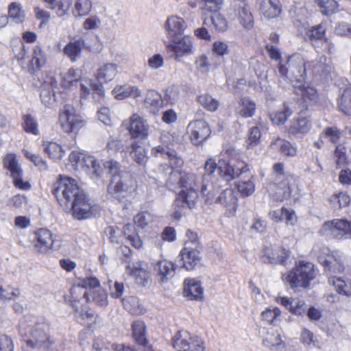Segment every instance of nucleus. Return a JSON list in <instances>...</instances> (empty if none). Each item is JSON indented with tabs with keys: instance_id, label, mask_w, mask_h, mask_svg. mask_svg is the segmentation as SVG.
<instances>
[{
	"instance_id": "45",
	"label": "nucleus",
	"mask_w": 351,
	"mask_h": 351,
	"mask_svg": "<svg viewBox=\"0 0 351 351\" xmlns=\"http://www.w3.org/2000/svg\"><path fill=\"white\" fill-rule=\"evenodd\" d=\"M295 88L296 93L300 95L304 100H308L311 102H317L318 93L314 87L308 84H300Z\"/></svg>"
},
{
	"instance_id": "51",
	"label": "nucleus",
	"mask_w": 351,
	"mask_h": 351,
	"mask_svg": "<svg viewBox=\"0 0 351 351\" xmlns=\"http://www.w3.org/2000/svg\"><path fill=\"white\" fill-rule=\"evenodd\" d=\"M197 101L208 111L214 112L218 108V101L208 93L199 95Z\"/></svg>"
},
{
	"instance_id": "52",
	"label": "nucleus",
	"mask_w": 351,
	"mask_h": 351,
	"mask_svg": "<svg viewBox=\"0 0 351 351\" xmlns=\"http://www.w3.org/2000/svg\"><path fill=\"white\" fill-rule=\"evenodd\" d=\"M92 9V2L90 0H76L75 3V16H84L88 15Z\"/></svg>"
},
{
	"instance_id": "4",
	"label": "nucleus",
	"mask_w": 351,
	"mask_h": 351,
	"mask_svg": "<svg viewBox=\"0 0 351 351\" xmlns=\"http://www.w3.org/2000/svg\"><path fill=\"white\" fill-rule=\"evenodd\" d=\"M138 183L136 178L130 173L119 174L118 178H112L107 187L110 197L119 202L128 201L136 194Z\"/></svg>"
},
{
	"instance_id": "20",
	"label": "nucleus",
	"mask_w": 351,
	"mask_h": 351,
	"mask_svg": "<svg viewBox=\"0 0 351 351\" xmlns=\"http://www.w3.org/2000/svg\"><path fill=\"white\" fill-rule=\"evenodd\" d=\"M165 28L167 37L170 40H174L184 34L186 25L182 18L178 16H171L167 18L165 24Z\"/></svg>"
},
{
	"instance_id": "18",
	"label": "nucleus",
	"mask_w": 351,
	"mask_h": 351,
	"mask_svg": "<svg viewBox=\"0 0 351 351\" xmlns=\"http://www.w3.org/2000/svg\"><path fill=\"white\" fill-rule=\"evenodd\" d=\"M131 328L132 337L136 344L142 347L145 351H154L147 337V328L145 322L142 320H136L132 323Z\"/></svg>"
},
{
	"instance_id": "41",
	"label": "nucleus",
	"mask_w": 351,
	"mask_h": 351,
	"mask_svg": "<svg viewBox=\"0 0 351 351\" xmlns=\"http://www.w3.org/2000/svg\"><path fill=\"white\" fill-rule=\"evenodd\" d=\"M338 108L345 114L351 116V85L343 89L338 100Z\"/></svg>"
},
{
	"instance_id": "9",
	"label": "nucleus",
	"mask_w": 351,
	"mask_h": 351,
	"mask_svg": "<svg viewBox=\"0 0 351 351\" xmlns=\"http://www.w3.org/2000/svg\"><path fill=\"white\" fill-rule=\"evenodd\" d=\"M306 62L300 54H293L290 56L287 62V66L279 64V72L281 75L289 78L295 79L300 83L304 79L306 73Z\"/></svg>"
},
{
	"instance_id": "27",
	"label": "nucleus",
	"mask_w": 351,
	"mask_h": 351,
	"mask_svg": "<svg viewBox=\"0 0 351 351\" xmlns=\"http://www.w3.org/2000/svg\"><path fill=\"white\" fill-rule=\"evenodd\" d=\"M46 63V57L44 51L39 46H36L33 49L32 58L27 64L28 71L34 74L41 69Z\"/></svg>"
},
{
	"instance_id": "63",
	"label": "nucleus",
	"mask_w": 351,
	"mask_h": 351,
	"mask_svg": "<svg viewBox=\"0 0 351 351\" xmlns=\"http://www.w3.org/2000/svg\"><path fill=\"white\" fill-rule=\"evenodd\" d=\"M291 114L292 112L291 110L285 109L283 111L277 112L271 114V120L274 124H282Z\"/></svg>"
},
{
	"instance_id": "15",
	"label": "nucleus",
	"mask_w": 351,
	"mask_h": 351,
	"mask_svg": "<svg viewBox=\"0 0 351 351\" xmlns=\"http://www.w3.org/2000/svg\"><path fill=\"white\" fill-rule=\"evenodd\" d=\"M191 143L195 145L202 144L211 134L208 123L203 119L193 120L187 127Z\"/></svg>"
},
{
	"instance_id": "61",
	"label": "nucleus",
	"mask_w": 351,
	"mask_h": 351,
	"mask_svg": "<svg viewBox=\"0 0 351 351\" xmlns=\"http://www.w3.org/2000/svg\"><path fill=\"white\" fill-rule=\"evenodd\" d=\"M34 11L36 19L40 21L39 28H43L47 25L50 19V13L39 7L34 8Z\"/></svg>"
},
{
	"instance_id": "35",
	"label": "nucleus",
	"mask_w": 351,
	"mask_h": 351,
	"mask_svg": "<svg viewBox=\"0 0 351 351\" xmlns=\"http://www.w3.org/2000/svg\"><path fill=\"white\" fill-rule=\"evenodd\" d=\"M261 11L265 18L269 19L278 16L281 8L278 0H262Z\"/></svg>"
},
{
	"instance_id": "56",
	"label": "nucleus",
	"mask_w": 351,
	"mask_h": 351,
	"mask_svg": "<svg viewBox=\"0 0 351 351\" xmlns=\"http://www.w3.org/2000/svg\"><path fill=\"white\" fill-rule=\"evenodd\" d=\"M330 201L333 206L341 208L349 205L350 197L346 193L340 192L333 195Z\"/></svg>"
},
{
	"instance_id": "46",
	"label": "nucleus",
	"mask_w": 351,
	"mask_h": 351,
	"mask_svg": "<svg viewBox=\"0 0 351 351\" xmlns=\"http://www.w3.org/2000/svg\"><path fill=\"white\" fill-rule=\"evenodd\" d=\"M154 221V215L147 210L138 212L133 218V222L140 229H145Z\"/></svg>"
},
{
	"instance_id": "43",
	"label": "nucleus",
	"mask_w": 351,
	"mask_h": 351,
	"mask_svg": "<svg viewBox=\"0 0 351 351\" xmlns=\"http://www.w3.org/2000/svg\"><path fill=\"white\" fill-rule=\"evenodd\" d=\"M263 341L264 346L269 348L281 350L285 347L280 335L277 331H268Z\"/></svg>"
},
{
	"instance_id": "33",
	"label": "nucleus",
	"mask_w": 351,
	"mask_h": 351,
	"mask_svg": "<svg viewBox=\"0 0 351 351\" xmlns=\"http://www.w3.org/2000/svg\"><path fill=\"white\" fill-rule=\"evenodd\" d=\"M117 74V65L112 63L105 64L99 68L95 77L101 83H106L112 80Z\"/></svg>"
},
{
	"instance_id": "23",
	"label": "nucleus",
	"mask_w": 351,
	"mask_h": 351,
	"mask_svg": "<svg viewBox=\"0 0 351 351\" xmlns=\"http://www.w3.org/2000/svg\"><path fill=\"white\" fill-rule=\"evenodd\" d=\"M176 265L167 259L158 261L154 267V271L161 282H167L176 272Z\"/></svg>"
},
{
	"instance_id": "64",
	"label": "nucleus",
	"mask_w": 351,
	"mask_h": 351,
	"mask_svg": "<svg viewBox=\"0 0 351 351\" xmlns=\"http://www.w3.org/2000/svg\"><path fill=\"white\" fill-rule=\"evenodd\" d=\"M14 343L13 339L5 334L0 335V351H14Z\"/></svg>"
},
{
	"instance_id": "40",
	"label": "nucleus",
	"mask_w": 351,
	"mask_h": 351,
	"mask_svg": "<svg viewBox=\"0 0 351 351\" xmlns=\"http://www.w3.org/2000/svg\"><path fill=\"white\" fill-rule=\"evenodd\" d=\"M256 106V104L248 97H243L239 99L238 113L243 118H250L254 115Z\"/></svg>"
},
{
	"instance_id": "38",
	"label": "nucleus",
	"mask_w": 351,
	"mask_h": 351,
	"mask_svg": "<svg viewBox=\"0 0 351 351\" xmlns=\"http://www.w3.org/2000/svg\"><path fill=\"white\" fill-rule=\"evenodd\" d=\"M311 128V122L307 117H300L291 121L288 132L291 134L307 133Z\"/></svg>"
},
{
	"instance_id": "59",
	"label": "nucleus",
	"mask_w": 351,
	"mask_h": 351,
	"mask_svg": "<svg viewBox=\"0 0 351 351\" xmlns=\"http://www.w3.org/2000/svg\"><path fill=\"white\" fill-rule=\"evenodd\" d=\"M9 16L16 21V23H22L24 19V14L20 5L16 2H12L8 8Z\"/></svg>"
},
{
	"instance_id": "44",
	"label": "nucleus",
	"mask_w": 351,
	"mask_h": 351,
	"mask_svg": "<svg viewBox=\"0 0 351 351\" xmlns=\"http://www.w3.org/2000/svg\"><path fill=\"white\" fill-rule=\"evenodd\" d=\"M271 147L274 149H279L282 154L287 156H294L297 154V148L295 146L280 138H277L271 143Z\"/></svg>"
},
{
	"instance_id": "36",
	"label": "nucleus",
	"mask_w": 351,
	"mask_h": 351,
	"mask_svg": "<svg viewBox=\"0 0 351 351\" xmlns=\"http://www.w3.org/2000/svg\"><path fill=\"white\" fill-rule=\"evenodd\" d=\"M144 104L147 108L156 113L163 107L164 103L162 95L154 90H149L144 100Z\"/></svg>"
},
{
	"instance_id": "49",
	"label": "nucleus",
	"mask_w": 351,
	"mask_h": 351,
	"mask_svg": "<svg viewBox=\"0 0 351 351\" xmlns=\"http://www.w3.org/2000/svg\"><path fill=\"white\" fill-rule=\"evenodd\" d=\"M341 132L337 126L327 127L322 132L321 138L328 140L329 142L336 144L341 138Z\"/></svg>"
},
{
	"instance_id": "1",
	"label": "nucleus",
	"mask_w": 351,
	"mask_h": 351,
	"mask_svg": "<svg viewBox=\"0 0 351 351\" xmlns=\"http://www.w3.org/2000/svg\"><path fill=\"white\" fill-rule=\"evenodd\" d=\"M204 168L205 173L202 178L193 173L178 172V185L181 190L176 195L172 204V219L179 220L184 209H193L196 206L199 197V186L206 204H212L219 201V197L217 196L219 186L215 184L210 177L217 169V164L213 158H210L206 161Z\"/></svg>"
},
{
	"instance_id": "62",
	"label": "nucleus",
	"mask_w": 351,
	"mask_h": 351,
	"mask_svg": "<svg viewBox=\"0 0 351 351\" xmlns=\"http://www.w3.org/2000/svg\"><path fill=\"white\" fill-rule=\"evenodd\" d=\"M236 186L238 191L243 196H250L255 190L254 184L251 180L239 182Z\"/></svg>"
},
{
	"instance_id": "8",
	"label": "nucleus",
	"mask_w": 351,
	"mask_h": 351,
	"mask_svg": "<svg viewBox=\"0 0 351 351\" xmlns=\"http://www.w3.org/2000/svg\"><path fill=\"white\" fill-rule=\"evenodd\" d=\"M69 160L75 170L91 172L96 178L101 176L103 169L94 156L84 152L73 151L69 156Z\"/></svg>"
},
{
	"instance_id": "16",
	"label": "nucleus",
	"mask_w": 351,
	"mask_h": 351,
	"mask_svg": "<svg viewBox=\"0 0 351 351\" xmlns=\"http://www.w3.org/2000/svg\"><path fill=\"white\" fill-rule=\"evenodd\" d=\"M32 243L35 250L45 254L52 249L54 239L53 234L47 228H39L34 232Z\"/></svg>"
},
{
	"instance_id": "30",
	"label": "nucleus",
	"mask_w": 351,
	"mask_h": 351,
	"mask_svg": "<svg viewBox=\"0 0 351 351\" xmlns=\"http://www.w3.org/2000/svg\"><path fill=\"white\" fill-rule=\"evenodd\" d=\"M112 93L116 99L121 100L128 97L137 98L141 92L137 86L125 84L114 87Z\"/></svg>"
},
{
	"instance_id": "13",
	"label": "nucleus",
	"mask_w": 351,
	"mask_h": 351,
	"mask_svg": "<svg viewBox=\"0 0 351 351\" xmlns=\"http://www.w3.org/2000/svg\"><path fill=\"white\" fill-rule=\"evenodd\" d=\"M3 166L10 173L14 186L21 190H29L31 184L27 181H24L23 170L20 167L16 156L14 154H8L3 158Z\"/></svg>"
},
{
	"instance_id": "3",
	"label": "nucleus",
	"mask_w": 351,
	"mask_h": 351,
	"mask_svg": "<svg viewBox=\"0 0 351 351\" xmlns=\"http://www.w3.org/2000/svg\"><path fill=\"white\" fill-rule=\"evenodd\" d=\"M51 192L60 206L71 209L76 219H86L91 215L93 207L75 179L59 175Z\"/></svg>"
},
{
	"instance_id": "34",
	"label": "nucleus",
	"mask_w": 351,
	"mask_h": 351,
	"mask_svg": "<svg viewBox=\"0 0 351 351\" xmlns=\"http://www.w3.org/2000/svg\"><path fill=\"white\" fill-rule=\"evenodd\" d=\"M43 152L48 157L54 160H60L65 154V151L63 149L61 145L54 141H43Z\"/></svg>"
},
{
	"instance_id": "55",
	"label": "nucleus",
	"mask_w": 351,
	"mask_h": 351,
	"mask_svg": "<svg viewBox=\"0 0 351 351\" xmlns=\"http://www.w3.org/2000/svg\"><path fill=\"white\" fill-rule=\"evenodd\" d=\"M24 156L40 170L47 169L48 167L46 160H44L39 154H34L29 151H25Z\"/></svg>"
},
{
	"instance_id": "60",
	"label": "nucleus",
	"mask_w": 351,
	"mask_h": 351,
	"mask_svg": "<svg viewBox=\"0 0 351 351\" xmlns=\"http://www.w3.org/2000/svg\"><path fill=\"white\" fill-rule=\"evenodd\" d=\"M71 5L72 0H58L54 5L55 8L51 10H56L58 16H63L67 13Z\"/></svg>"
},
{
	"instance_id": "10",
	"label": "nucleus",
	"mask_w": 351,
	"mask_h": 351,
	"mask_svg": "<svg viewBox=\"0 0 351 351\" xmlns=\"http://www.w3.org/2000/svg\"><path fill=\"white\" fill-rule=\"evenodd\" d=\"M273 170L277 182L272 186V190L275 192L274 197L276 200L282 202L291 196L290 182L293 178L285 172L284 165L281 162L274 164Z\"/></svg>"
},
{
	"instance_id": "6",
	"label": "nucleus",
	"mask_w": 351,
	"mask_h": 351,
	"mask_svg": "<svg viewBox=\"0 0 351 351\" xmlns=\"http://www.w3.org/2000/svg\"><path fill=\"white\" fill-rule=\"evenodd\" d=\"M223 151L224 155L230 159L227 162L223 160L224 166H221V177L223 180L230 182L250 172L248 166L243 161L239 160V152L234 147L228 146L225 147Z\"/></svg>"
},
{
	"instance_id": "5",
	"label": "nucleus",
	"mask_w": 351,
	"mask_h": 351,
	"mask_svg": "<svg viewBox=\"0 0 351 351\" xmlns=\"http://www.w3.org/2000/svg\"><path fill=\"white\" fill-rule=\"evenodd\" d=\"M315 266L309 262L300 261L289 274H282V280L291 288H307L311 280L315 278Z\"/></svg>"
},
{
	"instance_id": "12",
	"label": "nucleus",
	"mask_w": 351,
	"mask_h": 351,
	"mask_svg": "<svg viewBox=\"0 0 351 351\" xmlns=\"http://www.w3.org/2000/svg\"><path fill=\"white\" fill-rule=\"evenodd\" d=\"M324 234L337 239L351 238V221L346 219H334L325 221L321 228Z\"/></svg>"
},
{
	"instance_id": "25",
	"label": "nucleus",
	"mask_w": 351,
	"mask_h": 351,
	"mask_svg": "<svg viewBox=\"0 0 351 351\" xmlns=\"http://www.w3.org/2000/svg\"><path fill=\"white\" fill-rule=\"evenodd\" d=\"M179 256L182 262V267L189 271L193 269L200 261L199 251L186 246L181 250Z\"/></svg>"
},
{
	"instance_id": "31",
	"label": "nucleus",
	"mask_w": 351,
	"mask_h": 351,
	"mask_svg": "<svg viewBox=\"0 0 351 351\" xmlns=\"http://www.w3.org/2000/svg\"><path fill=\"white\" fill-rule=\"evenodd\" d=\"M130 154L133 160L138 165H145L147 160V152L138 140H134L130 145Z\"/></svg>"
},
{
	"instance_id": "29",
	"label": "nucleus",
	"mask_w": 351,
	"mask_h": 351,
	"mask_svg": "<svg viewBox=\"0 0 351 351\" xmlns=\"http://www.w3.org/2000/svg\"><path fill=\"white\" fill-rule=\"evenodd\" d=\"M82 80V74L80 71L74 68L69 69L61 75V86L64 89H71L77 86L78 82Z\"/></svg>"
},
{
	"instance_id": "37",
	"label": "nucleus",
	"mask_w": 351,
	"mask_h": 351,
	"mask_svg": "<svg viewBox=\"0 0 351 351\" xmlns=\"http://www.w3.org/2000/svg\"><path fill=\"white\" fill-rule=\"evenodd\" d=\"M84 45L85 43L82 38L70 41L64 46L63 53L71 61L75 62L80 56Z\"/></svg>"
},
{
	"instance_id": "2",
	"label": "nucleus",
	"mask_w": 351,
	"mask_h": 351,
	"mask_svg": "<svg viewBox=\"0 0 351 351\" xmlns=\"http://www.w3.org/2000/svg\"><path fill=\"white\" fill-rule=\"evenodd\" d=\"M100 281L95 276L79 278L64 295L65 303L71 307L77 322L90 328L95 323L97 314L93 305L105 307L108 305V295L101 289Z\"/></svg>"
},
{
	"instance_id": "54",
	"label": "nucleus",
	"mask_w": 351,
	"mask_h": 351,
	"mask_svg": "<svg viewBox=\"0 0 351 351\" xmlns=\"http://www.w3.org/2000/svg\"><path fill=\"white\" fill-rule=\"evenodd\" d=\"M261 133L260 129L256 127H252L250 129L246 140L247 149H254L260 143Z\"/></svg>"
},
{
	"instance_id": "50",
	"label": "nucleus",
	"mask_w": 351,
	"mask_h": 351,
	"mask_svg": "<svg viewBox=\"0 0 351 351\" xmlns=\"http://www.w3.org/2000/svg\"><path fill=\"white\" fill-rule=\"evenodd\" d=\"M21 295L19 288L8 285L5 287L0 286V301L14 300Z\"/></svg>"
},
{
	"instance_id": "32",
	"label": "nucleus",
	"mask_w": 351,
	"mask_h": 351,
	"mask_svg": "<svg viewBox=\"0 0 351 351\" xmlns=\"http://www.w3.org/2000/svg\"><path fill=\"white\" fill-rule=\"evenodd\" d=\"M202 9L210 12L211 14L208 17H206L204 23L208 25L211 23L215 27H217V24L215 21V19H218L219 14L217 12L219 10V0H202Z\"/></svg>"
},
{
	"instance_id": "21",
	"label": "nucleus",
	"mask_w": 351,
	"mask_h": 351,
	"mask_svg": "<svg viewBox=\"0 0 351 351\" xmlns=\"http://www.w3.org/2000/svg\"><path fill=\"white\" fill-rule=\"evenodd\" d=\"M182 293L188 300H202L204 298V289L200 281L189 278L184 280Z\"/></svg>"
},
{
	"instance_id": "22",
	"label": "nucleus",
	"mask_w": 351,
	"mask_h": 351,
	"mask_svg": "<svg viewBox=\"0 0 351 351\" xmlns=\"http://www.w3.org/2000/svg\"><path fill=\"white\" fill-rule=\"evenodd\" d=\"M237 196L232 189H226L221 194V207L224 210V215L232 217L237 210Z\"/></svg>"
},
{
	"instance_id": "28",
	"label": "nucleus",
	"mask_w": 351,
	"mask_h": 351,
	"mask_svg": "<svg viewBox=\"0 0 351 351\" xmlns=\"http://www.w3.org/2000/svg\"><path fill=\"white\" fill-rule=\"evenodd\" d=\"M123 235L125 240L135 249L140 250L143 247V241L132 224L126 223L123 226Z\"/></svg>"
},
{
	"instance_id": "47",
	"label": "nucleus",
	"mask_w": 351,
	"mask_h": 351,
	"mask_svg": "<svg viewBox=\"0 0 351 351\" xmlns=\"http://www.w3.org/2000/svg\"><path fill=\"white\" fill-rule=\"evenodd\" d=\"M329 282L335 286L339 293L346 296L351 295V281L341 278H329Z\"/></svg>"
},
{
	"instance_id": "53",
	"label": "nucleus",
	"mask_w": 351,
	"mask_h": 351,
	"mask_svg": "<svg viewBox=\"0 0 351 351\" xmlns=\"http://www.w3.org/2000/svg\"><path fill=\"white\" fill-rule=\"evenodd\" d=\"M105 232L108 235L110 243L119 244L123 241V228L121 230L117 226H110L105 229Z\"/></svg>"
},
{
	"instance_id": "19",
	"label": "nucleus",
	"mask_w": 351,
	"mask_h": 351,
	"mask_svg": "<svg viewBox=\"0 0 351 351\" xmlns=\"http://www.w3.org/2000/svg\"><path fill=\"white\" fill-rule=\"evenodd\" d=\"M289 252L281 247L267 246L263 252L262 261L265 263L285 265Z\"/></svg>"
},
{
	"instance_id": "24",
	"label": "nucleus",
	"mask_w": 351,
	"mask_h": 351,
	"mask_svg": "<svg viewBox=\"0 0 351 351\" xmlns=\"http://www.w3.org/2000/svg\"><path fill=\"white\" fill-rule=\"evenodd\" d=\"M323 263L325 270L330 275V278H335L332 274H340L344 271L343 259L338 252H332L328 255Z\"/></svg>"
},
{
	"instance_id": "42",
	"label": "nucleus",
	"mask_w": 351,
	"mask_h": 351,
	"mask_svg": "<svg viewBox=\"0 0 351 351\" xmlns=\"http://www.w3.org/2000/svg\"><path fill=\"white\" fill-rule=\"evenodd\" d=\"M21 126L23 130L27 134L34 136L40 134L38 123L36 119L31 114L22 115Z\"/></svg>"
},
{
	"instance_id": "39",
	"label": "nucleus",
	"mask_w": 351,
	"mask_h": 351,
	"mask_svg": "<svg viewBox=\"0 0 351 351\" xmlns=\"http://www.w3.org/2000/svg\"><path fill=\"white\" fill-rule=\"evenodd\" d=\"M327 58L322 56L319 60L306 62V68L313 75H322L330 71V66L326 62Z\"/></svg>"
},
{
	"instance_id": "7",
	"label": "nucleus",
	"mask_w": 351,
	"mask_h": 351,
	"mask_svg": "<svg viewBox=\"0 0 351 351\" xmlns=\"http://www.w3.org/2000/svg\"><path fill=\"white\" fill-rule=\"evenodd\" d=\"M58 121L62 131L67 134H76L86 125V121L82 116L77 113L73 107L68 105L60 110Z\"/></svg>"
},
{
	"instance_id": "58",
	"label": "nucleus",
	"mask_w": 351,
	"mask_h": 351,
	"mask_svg": "<svg viewBox=\"0 0 351 351\" xmlns=\"http://www.w3.org/2000/svg\"><path fill=\"white\" fill-rule=\"evenodd\" d=\"M280 315V310L278 308L275 307L273 308H267L262 313L261 316L263 320L267 322L268 324H274L277 320L279 319Z\"/></svg>"
},
{
	"instance_id": "17",
	"label": "nucleus",
	"mask_w": 351,
	"mask_h": 351,
	"mask_svg": "<svg viewBox=\"0 0 351 351\" xmlns=\"http://www.w3.org/2000/svg\"><path fill=\"white\" fill-rule=\"evenodd\" d=\"M232 7L234 8V12L232 19L237 17L245 29H252L254 25L253 17L246 2L241 0H234L232 3Z\"/></svg>"
},
{
	"instance_id": "26",
	"label": "nucleus",
	"mask_w": 351,
	"mask_h": 351,
	"mask_svg": "<svg viewBox=\"0 0 351 351\" xmlns=\"http://www.w3.org/2000/svg\"><path fill=\"white\" fill-rule=\"evenodd\" d=\"M192 40L189 36H184L178 41L173 40V43L167 46L168 49L173 51L176 57H182L192 51Z\"/></svg>"
},
{
	"instance_id": "14",
	"label": "nucleus",
	"mask_w": 351,
	"mask_h": 351,
	"mask_svg": "<svg viewBox=\"0 0 351 351\" xmlns=\"http://www.w3.org/2000/svg\"><path fill=\"white\" fill-rule=\"evenodd\" d=\"M128 131L131 138L134 140H145L149 134V125L141 115L134 113L128 121L123 123Z\"/></svg>"
},
{
	"instance_id": "57",
	"label": "nucleus",
	"mask_w": 351,
	"mask_h": 351,
	"mask_svg": "<svg viewBox=\"0 0 351 351\" xmlns=\"http://www.w3.org/2000/svg\"><path fill=\"white\" fill-rule=\"evenodd\" d=\"M323 14L330 15L337 8V2L335 0H315Z\"/></svg>"
},
{
	"instance_id": "48",
	"label": "nucleus",
	"mask_w": 351,
	"mask_h": 351,
	"mask_svg": "<svg viewBox=\"0 0 351 351\" xmlns=\"http://www.w3.org/2000/svg\"><path fill=\"white\" fill-rule=\"evenodd\" d=\"M130 274L134 278L135 282L142 286H145L150 279L149 272L141 267H134L132 269Z\"/></svg>"
},
{
	"instance_id": "11",
	"label": "nucleus",
	"mask_w": 351,
	"mask_h": 351,
	"mask_svg": "<svg viewBox=\"0 0 351 351\" xmlns=\"http://www.w3.org/2000/svg\"><path fill=\"white\" fill-rule=\"evenodd\" d=\"M172 346L177 351H204L203 341L186 330H179L171 339Z\"/></svg>"
}]
</instances>
